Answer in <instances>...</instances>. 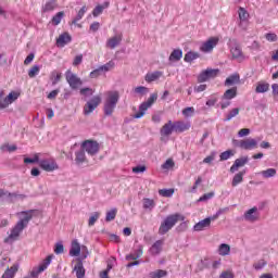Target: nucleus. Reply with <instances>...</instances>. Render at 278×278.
<instances>
[{
	"instance_id": "30",
	"label": "nucleus",
	"mask_w": 278,
	"mask_h": 278,
	"mask_svg": "<svg viewBox=\"0 0 278 278\" xmlns=\"http://www.w3.org/2000/svg\"><path fill=\"white\" fill-rule=\"evenodd\" d=\"M231 253V247L227 243H222L218 247V255H222V257H225Z\"/></svg>"
},
{
	"instance_id": "49",
	"label": "nucleus",
	"mask_w": 278,
	"mask_h": 278,
	"mask_svg": "<svg viewBox=\"0 0 278 278\" xmlns=\"http://www.w3.org/2000/svg\"><path fill=\"white\" fill-rule=\"evenodd\" d=\"M161 197L170 198L175 194V189H161L159 190Z\"/></svg>"
},
{
	"instance_id": "22",
	"label": "nucleus",
	"mask_w": 278,
	"mask_h": 278,
	"mask_svg": "<svg viewBox=\"0 0 278 278\" xmlns=\"http://www.w3.org/2000/svg\"><path fill=\"white\" fill-rule=\"evenodd\" d=\"M108 8H110V1H105L103 2V4H98L93 9L92 15L94 16V18H97V16H101V14H103V11L108 10Z\"/></svg>"
},
{
	"instance_id": "3",
	"label": "nucleus",
	"mask_w": 278,
	"mask_h": 278,
	"mask_svg": "<svg viewBox=\"0 0 278 278\" xmlns=\"http://www.w3.org/2000/svg\"><path fill=\"white\" fill-rule=\"evenodd\" d=\"M179 220H186V217H184V215L179 213L167 216L161 223V226L159 228V233L161 236H165V233H168V231H170V229H173L176 223H179Z\"/></svg>"
},
{
	"instance_id": "25",
	"label": "nucleus",
	"mask_w": 278,
	"mask_h": 278,
	"mask_svg": "<svg viewBox=\"0 0 278 278\" xmlns=\"http://www.w3.org/2000/svg\"><path fill=\"white\" fill-rule=\"evenodd\" d=\"M233 60H243L244 54L242 53V48L240 46H235L230 49Z\"/></svg>"
},
{
	"instance_id": "9",
	"label": "nucleus",
	"mask_w": 278,
	"mask_h": 278,
	"mask_svg": "<svg viewBox=\"0 0 278 278\" xmlns=\"http://www.w3.org/2000/svg\"><path fill=\"white\" fill-rule=\"evenodd\" d=\"M65 79H66L67 84L70 85V88H72V90H77L79 88V86H81L84 84V81H81V78L76 76V74L71 72V70H68L65 73Z\"/></svg>"
},
{
	"instance_id": "40",
	"label": "nucleus",
	"mask_w": 278,
	"mask_h": 278,
	"mask_svg": "<svg viewBox=\"0 0 278 278\" xmlns=\"http://www.w3.org/2000/svg\"><path fill=\"white\" fill-rule=\"evenodd\" d=\"M88 11V9L86 8V5H84L77 13L76 17L72 21L73 25H77V23H79V21H81V18H84V14H86V12Z\"/></svg>"
},
{
	"instance_id": "12",
	"label": "nucleus",
	"mask_w": 278,
	"mask_h": 278,
	"mask_svg": "<svg viewBox=\"0 0 278 278\" xmlns=\"http://www.w3.org/2000/svg\"><path fill=\"white\" fill-rule=\"evenodd\" d=\"M39 166L42 170H46V173H53V170H58V168H60L53 159L39 161Z\"/></svg>"
},
{
	"instance_id": "7",
	"label": "nucleus",
	"mask_w": 278,
	"mask_h": 278,
	"mask_svg": "<svg viewBox=\"0 0 278 278\" xmlns=\"http://www.w3.org/2000/svg\"><path fill=\"white\" fill-rule=\"evenodd\" d=\"M257 142L258 140L253 138H248L240 141H237V140L233 141L236 147H239V149H244V151H253V149H257Z\"/></svg>"
},
{
	"instance_id": "51",
	"label": "nucleus",
	"mask_w": 278,
	"mask_h": 278,
	"mask_svg": "<svg viewBox=\"0 0 278 278\" xmlns=\"http://www.w3.org/2000/svg\"><path fill=\"white\" fill-rule=\"evenodd\" d=\"M135 94H140L141 97H144L149 92V88L144 86H139L134 89Z\"/></svg>"
},
{
	"instance_id": "29",
	"label": "nucleus",
	"mask_w": 278,
	"mask_h": 278,
	"mask_svg": "<svg viewBox=\"0 0 278 278\" xmlns=\"http://www.w3.org/2000/svg\"><path fill=\"white\" fill-rule=\"evenodd\" d=\"M236 84H240L239 74H232L225 80V86H236Z\"/></svg>"
},
{
	"instance_id": "36",
	"label": "nucleus",
	"mask_w": 278,
	"mask_h": 278,
	"mask_svg": "<svg viewBox=\"0 0 278 278\" xmlns=\"http://www.w3.org/2000/svg\"><path fill=\"white\" fill-rule=\"evenodd\" d=\"M18 149V147H16V144H10V143H3L0 147V151H2V153H5L7 151L9 153H14V151H16Z\"/></svg>"
},
{
	"instance_id": "15",
	"label": "nucleus",
	"mask_w": 278,
	"mask_h": 278,
	"mask_svg": "<svg viewBox=\"0 0 278 278\" xmlns=\"http://www.w3.org/2000/svg\"><path fill=\"white\" fill-rule=\"evenodd\" d=\"M243 218L244 220H248V223H255L256 220H260V213H257V206L248 210L244 213Z\"/></svg>"
},
{
	"instance_id": "53",
	"label": "nucleus",
	"mask_w": 278,
	"mask_h": 278,
	"mask_svg": "<svg viewBox=\"0 0 278 278\" xmlns=\"http://www.w3.org/2000/svg\"><path fill=\"white\" fill-rule=\"evenodd\" d=\"M54 253L55 255H62V253H64V244L62 243V241L55 243Z\"/></svg>"
},
{
	"instance_id": "37",
	"label": "nucleus",
	"mask_w": 278,
	"mask_h": 278,
	"mask_svg": "<svg viewBox=\"0 0 278 278\" xmlns=\"http://www.w3.org/2000/svg\"><path fill=\"white\" fill-rule=\"evenodd\" d=\"M55 8H58L55 0H50L42 7V12H53Z\"/></svg>"
},
{
	"instance_id": "60",
	"label": "nucleus",
	"mask_w": 278,
	"mask_h": 278,
	"mask_svg": "<svg viewBox=\"0 0 278 278\" xmlns=\"http://www.w3.org/2000/svg\"><path fill=\"white\" fill-rule=\"evenodd\" d=\"M101 75H103V74L101 73V70L98 67V68L93 70L92 72H90L89 77L91 79H97V77H101Z\"/></svg>"
},
{
	"instance_id": "13",
	"label": "nucleus",
	"mask_w": 278,
	"mask_h": 278,
	"mask_svg": "<svg viewBox=\"0 0 278 278\" xmlns=\"http://www.w3.org/2000/svg\"><path fill=\"white\" fill-rule=\"evenodd\" d=\"M52 257L53 256L51 255L47 256V258L38 267L33 268L30 271V277L36 278L38 275H40V273H45V269L49 268Z\"/></svg>"
},
{
	"instance_id": "1",
	"label": "nucleus",
	"mask_w": 278,
	"mask_h": 278,
	"mask_svg": "<svg viewBox=\"0 0 278 278\" xmlns=\"http://www.w3.org/2000/svg\"><path fill=\"white\" fill-rule=\"evenodd\" d=\"M36 211L29 210V211H23L17 213L18 216H22V218L16 223V225L11 229V233L4 239L5 243L14 242L21 233H23V229L27 228V225H29V220L34 218V213Z\"/></svg>"
},
{
	"instance_id": "52",
	"label": "nucleus",
	"mask_w": 278,
	"mask_h": 278,
	"mask_svg": "<svg viewBox=\"0 0 278 278\" xmlns=\"http://www.w3.org/2000/svg\"><path fill=\"white\" fill-rule=\"evenodd\" d=\"M182 115L186 118H190V117L194 116V108L188 106V108L184 109L182 110Z\"/></svg>"
},
{
	"instance_id": "63",
	"label": "nucleus",
	"mask_w": 278,
	"mask_h": 278,
	"mask_svg": "<svg viewBox=\"0 0 278 278\" xmlns=\"http://www.w3.org/2000/svg\"><path fill=\"white\" fill-rule=\"evenodd\" d=\"M249 134H251V129L242 128L239 130L238 136L239 138H244V136H249Z\"/></svg>"
},
{
	"instance_id": "41",
	"label": "nucleus",
	"mask_w": 278,
	"mask_h": 278,
	"mask_svg": "<svg viewBox=\"0 0 278 278\" xmlns=\"http://www.w3.org/2000/svg\"><path fill=\"white\" fill-rule=\"evenodd\" d=\"M10 105L8 98L5 97L4 91H0V110H5Z\"/></svg>"
},
{
	"instance_id": "19",
	"label": "nucleus",
	"mask_w": 278,
	"mask_h": 278,
	"mask_svg": "<svg viewBox=\"0 0 278 278\" xmlns=\"http://www.w3.org/2000/svg\"><path fill=\"white\" fill-rule=\"evenodd\" d=\"M73 273L76 274L77 278H84L86 277V268H84V263L81 261H78L74 268H73Z\"/></svg>"
},
{
	"instance_id": "2",
	"label": "nucleus",
	"mask_w": 278,
	"mask_h": 278,
	"mask_svg": "<svg viewBox=\"0 0 278 278\" xmlns=\"http://www.w3.org/2000/svg\"><path fill=\"white\" fill-rule=\"evenodd\" d=\"M121 100V93L118 91H108L106 99L104 101V114L105 116H112L114 114V110H116V105Z\"/></svg>"
},
{
	"instance_id": "4",
	"label": "nucleus",
	"mask_w": 278,
	"mask_h": 278,
	"mask_svg": "<svg viewBox=\"0 0 278 278\" xmlns=\"http://www.w3.org/2000/svg\"><path fill=\"white\" fill-rule=\"evenodd\" d=\"M155 101H157V92L151 93L149 99L139 105V112L134 115V118H142V116L147 114V110H149Z\"/></svg>"
},
{
	"instance_id": "27",
	"label": "nucleus",
	"mask_w": 278,
	"mask_h": 278,
	"mask_svg": "<svg viewBox=\"0 0 278 278\" xmlns=\"http://www.w3.org/2000/svg\"><path fill=\"white\" fill-rule=\"evenodd\" d=\"M244 175H247V170H242L236 174L232 178L231 186L236 188V186H238L239 184H242V181H244Z\"/></svg>"
},
{
	"instance_id": "50",
	"label": "nucleus",
	"mask_w": 278,
	"mask_h": 278,
	"mask_svg": "<svg viewBox=\"0 0 278 278\" xmlns=\"http://www.w3.org/2000/svg\"><path fill=\"white\" fill-rule=\"evenodd\" d=\"M239 21H249V12L244 10V8H239L238 11Z\"/></svg>"
},
{
	"instance_id": "35",
	"label": "nucleus",
	"mask_w": 278,
	"mask_h": 278,
	"mask_svg": "<svg viewBox=\"0 0 278 278\" xmlns=\"http://www.w3.org/2000/svg\"><path fill=\"white\" fill-rule=\"evenodd\" d=\"M168 276V271L164 270V269H156L154 271H151L149 274L150 278H164Z\"/></svg>"
},
{
	"instance_id": "14",
	"label": "nucleus",
	"mask_w": 278,
	"mask_h": 278,
	"mask_svg": "<svg viewBox=\"0 0 278 278\" xmlns=\"http://www.w3.org/2000/svg\"><path fill=\"white\" fill-rule=\"evenodd\" d=\"M216 45H218V38L212 37L201 45L200 51H202V53H212V51H214V47H216Z\"/></svg>"
},
{
	"instance_id": "61",
	"label": "nucleus",
	"mask_w": 278,
	"mask_h": 278,
	"mask_svg": "<svg viewBox=\"0 0 278 278\" xmlns=\"http://www.w3.org/2000/svg\"><path fill=\"white\" fill-rule=\"evenodd\" d=\"M81 62H84V55L78 54L75 56V59L73 61V66H79V64H81Z\"/></svg>"
},
{
	"instance_id": "42",
	"label": "nucleus",
	"mask_w": 278,
	"mask_h": 278,
	"mask_svg": "<svg viewBox=\"0 0 278 278\" xmlns=\"http://www.w3.org/2000/svg\"><path fill=\"white\" fill-rule=\"evenodd\" d=\"M233 155H236V152H233V150H227V151L220 153L219 160H220V162H225V161L229 160V157H233Z\"/></svg>"
},
{
	"instance_id": "57",
	"label": "nucleus",
	"mask_w": 278,
	"mask_h": 278,
	"mask_svg": "<svg viewBox=\"0 0 278 278\" xmlns=\"http://www.w3.org/2000/svg\"><path fill=\"white\" fill-rule=\"evenodd\" d=\"M60 79H62V73L52 72V86L58 85Z\"/></svg>"
},
{
	"instance_id": "10",
	"label": "nucleus",
	"mask_w": 278,
	"mask_h": 278,
	"mask_svg": "<svg viewBox=\"0 0 278 278\" xmlns=\"http://www.w3.org/2000/svg\"><path fill=\"white\" fill-rule=\"evenodd\" d=\"M81 149H84L88 155H97L99 153V142L86 140L81 143Z\"/></svg>"
},
{
	"instance_id": "45",
	"label": "nucleus",
	"mask_w": 278,
	"mask_h": 278,
	"mask_svg": "<svg viewBox=\"0 0 278 278\" xmlns=\"http://www.w3.org/2000/svg\"><path fill=\"white\" fill-rule=\"evenodd\" d=\"M240 114V109L239 108H235L232 109L225 117V122H229L231 121V118H236V116H238Z\"/></svg>"
},
{
	"instance_id": "16",
	"label": "nucleus",
	"mask_w": 278,
	"mask_h": 278,
	"mask_svg": "<svg viewBox=\"0 0 278 278\" xmlns=\"http://www.w3.org/2000/svg\"><path fill=\"white\" fill-rule=\"evenodd\" d=\"M245 164H249V156H241L237 159L230 167V173L238 172V168H242V166H244Z\"/></svg>"
},
{
	"instance_id": "20",
	"label": "nucleus",
	"mask_w": 278,
	"mask_h": 278,
	"mask_svg": "<svg viewBox=\"0 0 278 278\" xmlns=\"http://www.w3.org/2000/svg\"><path fill=\"white\" fill-rule=\"evenodd\" d=\"M80 253H81V245L79 244V241L77 240L72 241V245L70 249L71 257H78Z\"/></svg>"
},
{
	"instance_id": "64",
	"label": "nucleus",
	"mask_w": 278,
	"mask_h": 278,
	"mask_svg": "<svg viewBox=\"0 0 278 278\" xmlns=\"http://www.w3.org/2000/svg\"><path fill=\"white\" fill-rule=\"evenodd\" d=\"M219 278H233V273L231 270L223 271Z\"/></svg>"
},
{
	"instance_id": "34",
	"label": "nucleus",
	"mask_w": 278,
	"mask_h": 278,
	"mask_svg": "<svg viewBox=\"0 0 278 278\" xmlns=\"http://www.w3.org/2000/svg\"><path fill=\"white\" fill-rule=\"evenodd\" d=\"M76 159L75 162L79 166L80 164H84L86 162V152L85 150H79L75 153Z\"/></svg>"
},
{
	"instance_id": "17",
	"label": "nucleus",
	"mask_w": 278,
	"mask_h": 278,
	"mask_svg": "<svg viewBox=\"0 0 278 278\" xmlns=\"http://www.w3.org/2000/svg\"><path fill=\"white\" fill-rule=\"evenodd\" d=\"M191 125L190 122H175L174 123V131L181 134L184 131H188V129H190Z\"/></svg>"
},
{
	"instance_id": "54",
	"label": "nucleus",
	"mask_w": 278,
	"mask_h": 278,
	"mask_svg": "<svg viewBox=\"0 0 278 278\" xmlns=\"http://www.w3.org/2000/svg\"><path fill=\"white\" fill-rule=\"evenodd\" d=\"M173 166H175V162L173 161V159H168L164 162L161 168H163V170H170Z\"/></svg>"
},
{
	"instance_id": "47",
	"label": "nucleus",
	"mask_w": 278,
	"mask_h": 278,
	"mask_svg": "<svg viewBox=\"0 0 278 278\" xmlns=\"http://www.w3.org/2000/svg\"><path fill=\"white\" fill-rule=\"evenodd\" d=\"M199 53L198 52H187L185 54V62H194V60H198Z\"/></svg>"
},
{
	"instance_id": "11",
	"label": "nucleus",
	"mask_w": 278,
	"mask_h": 278,
	"mask_svg": "<svg viewBox=\"0 0 278 278\" xmlns=\"http://www.w3.org/2000/svg\"><path fill=\"white\" fill-rule=\"evenodd\" d=\"M175 131V124L173 121L166 123L160 130L161 141L166 142L168 137Z\"/></svg>"
},
{
	"instance_id": "18",
	"label": "nucleus",
	"mask_w": 278,
	"mask_h": 278,
	"mask_svg": "<svg viewBox=\"0 0 278 278\" xmlns=\"http://www.w3.org/2000/svg\"><path fill=\"white\" fill-rule=\"evenodd\" d=\"M121 42H123V35H115L106 40V47L108 49H114L118 47Z\"/></svg>"
},
{
	"instance_id": "24",
	"label": "nucleus",
	"mask_w": 278,
	"mask_h": 278,
	"mask_svg": "<svg viewBox=\"0 0 278 278\" xmlns=\"http://www.w3.org/2000/svg\"><path fill=\"white\" fill-rule=\"evenodd\" d=\"M162 247H164L163 240H157L155 243H153L150 248L151 255H160V253H162Z\"/></svg>"
},
{
	"instance_id": "8",
	"label": "nucleus",
	"mask_w": 278,
	"mask_h": 278,
	"mask_svg": "<svg viewBox=\"0 0 278 278\" xmlns=\"http://www.w3.org/2000/svg\"><path fill=\"white\" fill-rule=\"evenodd\" d=\"M101 105V96H94L91 100H89L84 106V114L85 116H89L92 114L93 110H97Z\"/></svg>"
},
{
	"instance_id": "62",
	"label": "nucleus",
	"mask_w": 278,
	"mask_h": 278,
	"mask_svg": "<svg viewBox=\"0 0 278 278\" xmlns=\"http://www.w3.org/2000/svg\"><path fill=\"white\" fill-rule=\"evenodd\" d=\"M80 94H83V97H92V89L86 87L80 89Z\"/></svg>"
},
{
	"instance_id": "44",
	"label": "nucleus",
	"mask_w": 278,
	"mask_h": 278,
	"mask_svg": "<svg viewBox=\"0 0 278 278\" xmlns=\"http://www.w3.org/2000/svg\"><path fill=\"white\" fill-rule=\"evenodd\" d=\"M64 18V11L58 12L51 20L52 25H60Z\"/></svg>"
},
{
	"instance_id": "21",
	"label": "nucleus",
	"mask_w": 278,
	"mask_h": 278,
	"mask_svg": "<svg viewBox=\"0 0 278 278\" xmlns=\"http://www.w3.org/2000/svg\"><path fill=\"white\" fill-rule=\"evenodd\" d=\"M72 37L68 33H63L56 39V47H66L71 42Z\"/></svg>"
},
{
	"instance_id": "38",
	"label": "nucleus",
	"mask_w": 278,
	"mask_h": 278,
	"mask_svg": "<svg viewBox=\"0 0 278 278\" xmlns=\"http://www.w3.org/2000/svg\"><path fill=\"white\" fill-rule=\"evenodd\" d=\"M116 214H118V208L114 207L106 212L105 222L112 223L116 218Z\"/></svg>"
},
{
	"instance_id": "23",
	"label": "nucleus",
	"mask_w": 278,
	"mask_h": 278,
	"mask_svg": "<svg viewBox=\"0 0 278 278\" xmlns=\"http://www.w3.org/2000/svg\"><path fill=\"white\" fill-rule=\"evenodd\" d=\"M236 97H238V87H232L224 92L222 99H225L226 101H231V99H236Z\"/></svg>"
},
{
	"instance_id": "46",
	"label": "nucleus",
	"mask_w": 278,
	"mask_h": 278,
	"mask_svg": "<svg viewBox=\"0 0 278 278\" xmlns=\"http://www.w3.org/2000/svg\"><path fill=\"white\" fill-rule=\"evenodd\" d=\"M16 266H12L10 269H7L1 278H14V275H16Z\"/></svg>"
},
{
	"instance_id": "32",
	"label": "nucleus",
	"mask_w": 278,
	"mask_h": 278,
	"mask_svg": "<svg viewBox=\"0 0 278 278\" xmlns=\"http://www.w3.org/2000/svg\"><path fill=\"white\" fill-rule=\"evenodd\" d=\"M258 175L263 176V179H270L277 175V169L275 168H267L258 173Z\"/></svg>"
},
{
	"instance_id": "31",
	"label": "nucleus",
	"mask_w": 278,
	"mask_h": 278,
	"mask_svg": "<svg viewBox=\"0 0 278 278\" xmlns=\"http://www.w3.org/2000/svg\"><path fill=\"white\" fill-rule=\"evenodd\" d=\"M184 58V51L181 49L174 50L169 55V62H179Z\"/></svg>"
},
{
	"instance_id": "56",
	"label": "nucleus",
	"mask_w": 278,
	"mask_h": 278,
	"mask_svg": "<svg viewBox=\"0 0 278 278\" xmlns=\"http://www.w3.org/2000/svg\"><path fill=\"white\" fill-rule=\"evenodd\" d=\"M210 199H214V192L204 193L202 197L199 198L198 202L203 203L205 201H210Z\"/></svg>"
},
{
	"instance_id": "28",
	"label": "nucleus",
	"mask_w": 278,
	"mask_h": 278,
	"mask_svg": "<svg viewBox=\"0 0 278 278\" xmlns=\"http://www.w3.org/2000/svg\"><path fill=\"white\" fill-rule=\"evenodd\" d=\"M116 66V63H114L113 60L109 61L104 65L99 66L100 73L103 75L105 73H110V71H114V67Z\"/></svg>"
},
{
	"instance_id": "58",
	"label": "nucleus",
	"mask_w": 278,
	"mask_h": 278,
	"mask_svg": "<svg viewBox=\"0 0 278 278\" xmlns=\"http://www.w3.org/2000/svg\"><path fill=\"white\" fill-rule=\"evenodd\" d=\"M266 264L268 263L265 260H260L258 262L253 264V268H255L256 270H262V268H264Z\"/></svg>"
},
{
	"instance_id": "26",
	"label": "nucleus",
	"mask_w": 278,
	"mask_h": 278,
	"mask_svg": "<svg viewBox=\"0 0 278 278\" xmlns=\"http://www.w3.org/2000/svg\"><path fill=\"white\" fill-rule=\"evenodd\" d=\"M268 90H270V84L263 83V81L257 83L256 88H255L256 94H262L264 92H268Z\"/></svg>"
},
{
	"instance_id": "48",
	"label": "nucleus",
	"mask_w": 278,
	"mask_h": 278,
	"mask_svg": "<svg viewBox=\"0 0 278 278\" xmlns=\"http://www.w3.org/2000/svg\"><path fill=\"white\" fill-rule=\"evenodd\" d=\"M100 216H101V213L99 212L92 213L88 222L89 227H93L94 223L99 220Z\"/></svg>"
},
{
	"instance_id": "39",
	"label": "nucleus",
	"mask_w": 278,
	"mask_h": 278,
	"mask_svg": "<svg viewBox=\"0 0 278 278\" xmlns=\"http://www.w3.org/2000/svg\"><path fill=\"white\" fill-rule=\"evenodd\" d=\"M153 207H155V201L149 198L143 199V210H149V212L153 211Z\"/></svg>"
},
{
	"instance_id": "55",
	"label": "nucleus",
	"mask_w": 278,
	"mask_h": 278,
	"mask_svg": "<svg viewBox=\"0 0 278 278\" xmlns=\"http://www.w3.org/2000/svg\"><path fill=\"white\" fill-rule=\"evenodd\" d=\"M40 73V66L39 65H34L29 71H28V77L34 78L36 75Z\"/></svg>"
},
{
	"instance_id": "43",
	"label": "nucleus",
	"mask_w": 278,
	"mask_h": 278,
	"mask_svg": "<svg viewBox=\"0 0 278 278\" xmlns=\"http://www.w3.org/2000/svg\"><path fill=\"white\" fill-rule=\"evenodd\" d=\"M21 97V93L17 91H11L8 96H7V101H9V104L12 105V103H14V101H16L18 98Z\"/></svg>"
},
{
	"instance_id": "33",
	"label": "nucleus",
	"mask_w": 278,
	"mask_h": 278,
	"mask_svg": "<svg viewBox=\"0 0 278 278\" xmlns=\"http://www.w3.org/2000/svg\"><path fill=\"white\" fill-rule=\"evenodd\" d=\"M162 76V72H153V73H149L146 75V81H148V84H151V81H157V79H160Z\"/></svg>"
},
{
	"instance_id": "6",
	"label": "nucleus",
	"mask_w": 278,
	"mask_h": 278,
	"mask_svg": "<svg viewBox=\"0 0 278 278\" xmlns=\"http://www.w3.org/2000/svg\"><path fill=\"white\" fill-rule=\"evenodd\" d=\"M223 214V211H218L214 216L206 217L193 226V231H203V229H207L212 225V222L218 218V215Z\"/></svg>"
},
{
	"instance_id": "5",
	"label": "nucleus",
	"mask_w": 278,
	"mask_h": 278,
	"mask_svg": "<svg viewBox=\"0 0 278 278\" xmlns=\"http://www.w3.org/2000/svg\"><path fill=\"white\" fill-rule=\"evenodd\" d=\"M220 73V70L218 68H206L198 76V81L200 84H203L205 81H210V79H216Z\"/></svg>"
},
{
	"instance_id": "59",
	"label": "nucleus",
	"mask_w": 278,
	"mask_h": 278,
	"mask_svg": "<svg viewBox=\"0 0 278 278\" xmlns=\"http://www.w3.org/2000/svg\"><path fill=\"white\" fill-rule=\"evenodd\" d=\"M265 38L268 42H277V40H278L277 34H275V33H267L265 35Z\"/></svg>"
}]
</instances>
